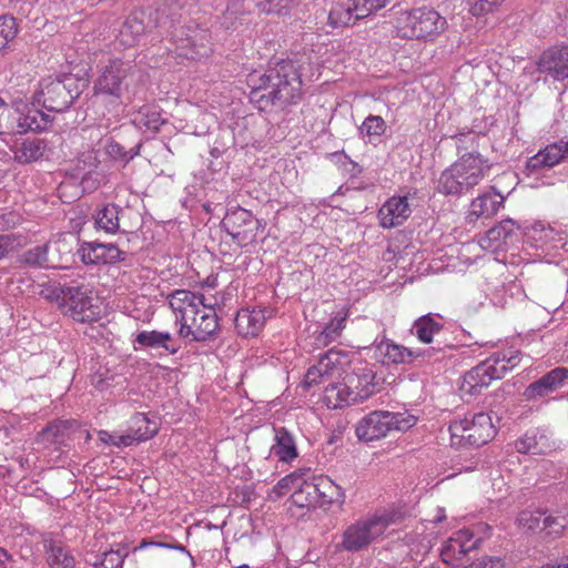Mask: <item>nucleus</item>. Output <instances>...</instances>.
<instances>
[{
    "label": "nucleus",
    "mask_w": 568,
    "mask_h": 568,
    "mask_svg": "<svg viewBox=\"0 0 568 568\" xmlns=\"http://www.w3.org/2000/svg\"><path fill=\"white\" fill-rule=\"evenodd\" d=\"M560 142H561V148L565 150V155L568 159V140L567 141L560 140Z\"/></svg>",
    "instance_id": "nucleus-64"
},
{
    "label": "nucleus",
    "mask_w": 568,
    "mask_h": 568,
    "mask_svg": "<svg viewBox=\"0 0 568 568\" xmlns=\"http://www.w3.org/2000/svg\"><path fill=\"white\" fill-rule=\"evenodd\" d=\"M503 357H489L465 373L460 385L463 394L476 396L495 379H500L508 372Z\"/></svg>",
    "instance_id": "nucleus-10"
},
{
    "label": "nucleus",
    "mask_w": 568,
    "mask_h": 568,
    "mask_svg": "<svg viewBox=\"0 0 568 568\" xmlns=\"http://www.w3.org/2000/svg\"><path fill=\"white\" fill-rule=\"evenodd\" d=\"M415 423L416 417L406 412L374 410L357 423L355 433L359 440L368 443L386 437L392 430H407Z\"/></svg>",
    "instance_id": "nucleus-7"
},
{
    "label": "nucleus",
    "mask_w": 568,
    "mask_h": 568,
    "mask_svg": "<svg viewBox=\"0 0 568 568\" xmlns=\"http://www.w3.org/2000/svg\"><path fill=\"white\" fill-rule=\"evenodd\" d=\"M48 124V116L39 110H29L26 114L20 115L18 119V126L20 133L27 131H41Z\"/></svg>",
    "instance_id": "nucleus-43"
},
{
    "label": "nucleus",
    "mask_w": 568,
    "mask_h": 568,
    "mask_svg": "<svg viewBox=\"0 0 568 568\" xmlns=\"http://www.w3.org/2000/svg\"><path fill=\"white\" fill-rule=\"evenodd\" d=\"M371 369L358 368L341 379L328 381L324 387L323 402L332 409L357 404L369 398L375 392Z\"/></svg>",
    "instance_id": "nucleus-4"
},
{
    "label": "nucleus",
    "mask_w": 568,
    "mask_h": 568,
    "mask_svg": "<svg viewBox=\"0 0 568 568\" xmlns=\"http://www.w3.org/2000/svg\"><path fill=\"white\" fill-rule=\"evenodd\" d=\"M395 517L394 513L384 510L351 524L342 535L339 547L351 552L367 548L395 523Z\"/></svg>",
    "instance_id": "nucleus-6"
},
{
    "label": "nucleus",
    "mask_w": 568,
    "mask_h": 568,
    "mask_svg": "<svg viewBox=\"0 0 568 568\" xmlns=\"http://www.w3.org/2000/svg\"><path fill=\"white\" fill-rule=\"evenodd\" d=\"M418 356L419 354L389 339L382 341L375 346V357L386 365L409 364Z\"/></svg>",
    "instance_id": "nucleus-29"
},
{
    "label": "nucleus",
    "mask_w": 568,
    "mask_h": 568,
    "mask_svg": "<svg viewBox=\"0 0 568 568\" xmlns=\"http://www.w3.org/2000/svg\"><path fill=\"white\" fill-rule=\"evenodd\" d=\"M45 245L36 246L23 254V262L30 266L50 268Z\"/></svg>",
    "instance_id": "nucleus-50"
},
{
    "label": "nucleus",
    "mask_w": 568,
    "mask_h": 568,
    "mask_svg": "<svg viewBox=\"0 0 568 568\" xmlns=\"http://www.w3.org/2000/svg\"><path fill=\"white\" fill-rule=\"evenodd\" d=\"M183 4L179 0H163L162 4L155 10V17H149V22H153L159 28H171L181 17Z\"/></svg>",
    "instance_id": "nucleus-36"
},
{
    "label": "nucleus",
    "mask_w": 568,
    "mask_h": 568,
    "mask_svg": "<svg viewBox=\"0 0 568 568\" xmlns=\"http://www.w3.org/2000/svg\"><path fill=\"white\" fill-rule=\"evenodd\" d=\"M45 552L50 568H74L75 566L74 557L61 542L49 541L45 544Z\"/></svg>",
    "instance_id": "nucleus-37"
},
{
    "label": "nucleus",
    "mask_w": 568,
    "mask_h": 568,
    "mask_svg": "<svg viewBox=\"0 0 568 568\" xmlns=\"http://www.w3.org/2000/svg\"><path fill=\"white\" fill-rule=\"evenodd\" d=\"M99 165V159L97 152L88 150L82 152L77 159H74L68 169L69 174L80 180L83 189H94L95 181H92V175L95 173Z\"/></svg>",
    "instance_id": "nucleus-23"
},
{
    "label": "nucleus",
    "mask_w": 568,
    "mask_h": 568,
    "mask_svg": "<svg viewBox=\"0 0 568 568\" xmlns=\"http://www.w3.org/2000/svg\"><path fill=\"white\" fill-rule=\"evenodd\" d=\"M78 252L87 265L112 264L125 258V253L114 244L83 243Z\"/></svg>",
    "instance_id": "nucleus-19"
},
{
    "label": "nucleus",
    "mask_w": 568,
    "mask_h": 568,
    "mask_svg": "<svg viewBox=\"0 0 568 568\" xmlns=\"http://www.w3.org/2000/svg\"><path fill=\"white\" fill-rule=\"evenodd\" d=\"M120 438H124V434L123 435H119V434H111V433H108L105 430H101L100 432V439L105 443V444H109V445H113V446H116V447H125L123 443H121L122 440H120Z\"/></svg>",
    "instance_id": "nucleus-59"
},
{
    "label": "nucleus",
    "mask_w": 568,
    "mask_h": 568,
    "mask_svg": "<svg viewBox=\"0 0 568 568\" xmlns=\"http://www.w3.org/2000/svg\"><path fill=\"white\" fill-rule=\"evenodd\" d=\"M477 542L478 540H475L469 531H458L443 546L440 551L443 561L452 566L462 565L466 556L477 547Z\"/></svg>",
    "instance_id": "nucleus-18"
},
{
    "label": "nucleus",
    "mask_w": 568,
    "mask_h": 568,
    "mask_svg": "<svg viewBox=\"0 0 568 568\" xmlns=\"http://www.w3.org/2000/svg\"><path fill=\"white\" fill-rule=\"evenodd\" d=\"M538 70L555 81L568 79V44L546 50L539 58Z\"/></svg>",
    "instance_id": "nucleus-20"
},
{
    "label": "nucleus",
    "mask_w": 568,
    "mask_h": 568,
    "mask_svg": "<svg viewBox=\"0 0 568 568\" xmlns=\"http://www.w3.org/2000/svg\"><path fill=\"white\" fill-rule=\"evenodd\" d=\"M222 224L240 246L253 243L260 227L258 220L250 211L242 207L229 211Z\"/></svg>",
    "instance_id": "nucleus-13"
},
{
    "label": "nucleus",
    "mask_w": 568,
    "mask_h": 568,
    "mask_svg": "<svg viewBox=\"0 0 568 568\" xmlns=\"http://www.w3.org/2000/svg\"><path fill=\"white\" fill-rule=\"evenodd\" d=\"M348 364V355L342 351L331 348L324 354L316 365L308 368L304 377V385L312 387L320 383L344 377L345 366Z\"/></svg>",
    "instance_id": "nucleus-11"
},
{
    "label": "nucleus",
    "mask_w": 568,
    "mask_h": 568,
    "mask_svg": "<svg viewBox=\"0 0 568 568\" xmlns=\"http://www.w3.org/2000/svg\"><path fill=\"white\" fill-rule=\"evenodd\" d=\"M504 0H467L469 11L474 16H483L490 12L496 6Z\"/></svg>",
    "instance_id": "nucleus-53"
},
{
    "label": "nucleus",
    "mask_w": 568,
    "mask_h": 568,
    "mask_svg": "<svg viewBox=\"0 0 568 568\" xmlns=\"http://www.w3.org/2000/svg\"><path fill=\"white\" fill-rule=\"evenodd\" d=\"M566 159L565 150L561 148V142L558 141L547 145L536 155L531 156L527 166L532 171H538L544 168H552Z\"/></svg>",
    "instance_id": "nucleus-32"
},
{
    "label": "nucleus",
    "mask_w": 568,
    "mask_h": 568,
    "mask_svg": "<svg viewBox=\"0 0 568 568\" xmlns=\"http://www.w3.org/2000/svg\"><path fill=\"white\" fill-rule=\"evenodd\" d=\"M355 11L357 17L366 18L375 11H378L386 7L390 0H355Z\"/></svg>",
    "instance_id": "nucleus-51"
},
{
    "label": "nucleus",
    "mask_w": 568,
    "mask_h": 568,
    "mask_svg": "<svg viewBox=\"0 0 568 568\" xmlns=\"http://www.w3.org/2000/svg\"><path fill=\"white\" fill-rule=\"evenodd\" d=\"M554 568H568V556L564 557L557 564H551Z\"/></svg>",
    "instance_id": "nucleus-63"
},
{
    "label": "nucleus",
    "mask_w": 568,
    "mask_h": 568,
    "mask_svg": "<svg viewBox=\"0 0 568 568\" xmlns=\"http://www.w3.org/2000/svg\"><path fill=\"white\" fill-rule=\"evenodd\" d=\"M567 381L568 368L561 366L556 367L544 374L539 379L529 384L524 392V397L526 400L542 398L561 388Z\"/></svg>",
    "instance_id": "nucleus-17"
},
{
    "label": "nucleus",
    "mask_w": 568,
    "mask_h": 568,
    "mask_svg": "<svg viewBox=\"0 0 568 568\" xmlns=\"http://www.w3.org/2000/svg\"><path fill=\"white\" fill-rule=\"evenodd\" d=\"M355 0H333L328 12V21L333 27H346L355 21L363 19L357 17L355 11Z\"/></svg>",
    "instance_id": "nucleus-33"
},
{
    "label": "nucleus",
    "mask_w": 568,
    "mask_h": 568,
    "mask_svg": "<svg viewBox=\"0 0 568 568\" xmlns=\"http://www.w3.org/2000/svg\"><path fill=\"white\" fill-rule=\"evenodd\" d=\"M546 518L549 520L545 524V529H548L550 535H561L568 525V519L566 517H552L547 515Z\"/></svg>",
    "instance_id": "nucleus-57"
},
{
    "label": "nucleus",
    "mask_w": 568,
    "mask_h": 568,
    "mask_svg": "<svg viewBox=\"0 0 568 568\" xmlns=\"http://www.w3.org/2000/svg\"><path fill=\"white\" fill-rule=\"evenodd\" d=\"M50 268H64L72 263L74 239L61 235L57 240L45 244Z\"/></svg>",
    "instance_id": "nucleus-24"
},
{
    "label": "nucleus",
    "mask_w": 568,
    "mask_h": 568,
    "mask_svg": "<svg viewBox=\"0 0 568 568\" xmlns=\"http://www.w3.org/2000/svg\"><path fill=\"white\" fill-rule=\"evenodd\" d=\"M122 209L114 203H109L95 214V226L106 233L114 234L120 230V214Z\"/></svg>",
    "instance_id": "nucleus-38"
},
{
    "label": "nucleus",
    "mask_w": 568,
    "mask_h": 568,
    "mask_svg": "<svg viewBox=\"0 0 568 568\" xmlns=\"http://www.w3.org/2000/svg\"><path fill=\"white\" fill-rule=\"evenodd\" d=\"M169 305L176 315L180 324L190 322V317L200 314V307L204 306V295L195 294L187 290H175L169 296Z\"/></svg>",
    "instance_id": "nucleus-16"
},
{
    "label": "nucleus",
    "mask_w": 568,
    "mask_h": 568,
    "mask_svg": "<svg viewBox=\"0 0 568 568\" xmlns=\"http://www.w3.org/2000/svg\"><path fill=\"white\" fill-rule=\"evenodd\" d=\"M54 141L45 139H26L14 151V159L19 163H31L42 158L49 159L53 155Z\"/></svg>",
    "instance_id": "nucleus-25"
},
{
    "label": "nucleus",
    "mask_w": 568,
    "mask_h": 568,
    "mask_svg": "<svg viewBox=\"0 0 568 568\" xmlns=\"http://www.w3.org/2000/svg\"><path fill=\"white\" fill-rule=\"evenodd\" d=\"M14 239L11 235H0V258L13 250Z\"/></svg>",
    "instance_id": "nucleus-61"
},
{
    "label": "nucleus",
    "mask_w": 568,
    "mask_h": 568,
    "mask_svg": "<svg viewBox=\"0 0 568 568\" xmlns=\"http://www.w3.org/2000/svg\"><path fill=\"white\" fill-rule=\"evenodd\" d=\"M131 70L130 63L120 59L110 60L95 81V92L120 98L128 89L126 80Z\"/></svg>",
    "instance_id": "nucleus-14"
},
{
    "label": "nucleus",
    "mask_w": 568,
    "mask_h": 568,
    "mask_svg": "<svg viewBox=\"0 0 568 568\" xmlns=\"http://www.w3.org/2000/svg\"><path fill=\"white\" fill-rule=\"evenodd\" d=\"M447 27V21L433 8L420 7L402 12L397 18V34L405 39L433 40Z\"/></svg>",
    "instance_id": "nucleus-5"
},
{
    "label": "nucleus",
    "mask_w": 568,
    "mask_h": 568,
    "mask_svg": "<svg viewBox=\"0 0 568 568\" xmlns=\"http://www.w3.org/2000/svg\"><path fill=\"white\" fill-rule=\"evenodd\" d=\"M10 113L9 105L0 98V134L9 130L8 121Z\"/></svg>",
    "instance_id": "nucleus-58"
},
{
    "label": "nucleus",
    "mask_w": 568,
    "mask_h": 568,
    "mask_svg": "<svg viewBox=\"0 0 568 568\" xmlns=\"http://www.w3.org/2000/svg\"><path fill=\"white\" fill-rule=\"evenodd\" d=\"M158 424L143 413H136L131 417L129 430L124 434L121 443L131 446L135 443L145 442L158 433Z\"/></svg>",
    "instance_id": "nucleus-28"
},
{
    "label": "nucleus",
    "mask_w": 568,
    "mask_h": 568,
    "mask_svg": "<svg viewBox=\"0 0 568 568\" xmlns=\"http://www.w3.org/2000/svg\"><path fill=\"white\" fill-rule=\"evenodd\" d=\"M504 197L499 193H485L474 199L469 206L468 219L491 217L503 205Z\"/></svg>",
    "instance_id": "nucleus-31"
},
{
    "label": "nucleus",
    "mask_w": 568,
    "mask_h": 568,
    "mask_svg": "<svg viewBox=\"0 0 568 568\" xmlns=\"http://www.w3.org/2000/svg\"><path fill=\"white\" fill-rule=\"evenodd\" d=\"M406 196H393L378 211L379 223L384 229L402 225L410 215Z\"/></svg>",
    "instance_id": "nucleus-22"
},
{
    "label": "nucleus",
    "mask_w": 568,
    "mask_h": 568,
    "mask_svg": "<svg viewBox=\"0 0 568 568\" xmlns=\"http://www.w3.org/2000/svg\"><path fill=\"white\" fill-rule=\"evenodd\" d=\"M219 328V321L214 308L204 302L200 307V314L190 317V322L182 324L179 335L195 342H205L212 337Z\"/></svg>",
    "instance_id": "nucleus-15"
},
{
    "label": "nucleus",
    "mask_w": 568,
    "mask_h": 568,
    "mask_svg": "<svg viewBox=\"0 0 568 568\" xmlns=\"http://www.w3.org/2000/svg\"><path fill=\"white\" fill-rule=\"evenodd\" d=\"M175 38V53L180 57L195 60L206 57L211 51L207 29L196 22H189Z\"/></svg>",
    "instance_id": "nucleus-12"
},
{
    "label": "nucleus",
    "mask_w": 568,
    "mask_h": 568,
    "mask_svg": "<svg viewBox=\"0 0 568 568\" xmlns=\"http://www.w3.org/2000/svg\"><path fill=\"white\" fill-rule=\"evenodd\" d=\"M346 315L333 318L324 328L315 336L317 347H324L336 341L345 328Z\"/></svg>",
    "instance_id": "nucleus-42"
},
{
    "label": "nucleus",
    "mask_w": 568,
    "mask_h": 568,
    "mask_svg": "<svg viewBox=\"0 0 568 568\" xmlns=\"http://www.w3.org/2000/svg\"><path fill=\"white\" fill-rule=\"evenodd\" d=\"M274 444L271 446L270 455L281 463H292L298 457V450L294 435L285 427H274Z\"/></svg>",
    "instance_id": "nucleus-27"
},
{
    "label": "nucleus",
    "mask_w": 568,
    "mask_h": 568,
    "mask_svg": "<svg viewBox=\"0 0 568 568\" xmlns=\"http://www.w3.org/2000/svg\"><path fill=\"white\" fill-rule=\"evenodd\" d=\"M515 448L520 454L545 455L556 450L558 445L546 430L534 429L517 439Z\"/></svg>",
    "instance_id": "nucleus-21"
},
{
    "label": "nucleus",
    "mask_w": 568,
    "mask_h": 568,
    "mask_svg": "<svg viewBox=\"0 0 568 568\" xmlns=\"http://www.w3.org/2000/svg\"><path fill=\"white\" fill-rule=\"evenodd\" d=\"M247 81L255 94L264 91L258 102H265V105L293 102L300 97L302 85L297 68L290 60L277 61L264 73L253 72Z\"/></svg>",
    "instance_id": "nucleus-1"
},
{
    "label": "nucleus",
    "mask_w": 568,
    "mask_h": 568,
    "mask_svg": "<svg viewBox=\"0 0 568 568\" xmlns=\"http://www.w3.org/2000/svg\"><path fill=\"white\" fill-rule=\"evenodd\" d=\"M491 357H499V358L503 357L504 361L501 363L506 364L508 366V371L516 367L520 362L518 353H511V352H509V354L497 353V354H494Z\"/></svg>",
    "instance_id": "nucleus-60"
},
{
    "label": "nucleus",
    "mask_w": 568,
    "mask_h": 568,
    "mask_svg": "<svg viewBox=\"0 0 568 568\" xmlns=\"http://www.w3.org/2000/svg\"><path fill=\"white\" fill-rule=\"evenodd\" d=\"M17 560L3 548L0 547V568H14Z\"/></svg>",
    "instance_id": "nucleus-62"
},
{
    "label": "nucleus",
    "mask_w": 568,
    "mask_h": 568,
    "mask_svg": "<svg viewBox=\"0 0 568 568\" xmlns=\"http://www.w3.org/2000/svg\"><path fill=\"white\" fill-rule=\"evenodd\" d=\"M506 561L500 557L483 556L470 564L468 568H506Z\"/></svg>",
    "instance_id": "nucleus-54"
},
{
    "label": "nucleus",
    "mask_w": 568,
    "mask_h": 568,
    "mask_svg": "<svg viewBox=\"0 0 568 568\" xmlns=\"http://www.w3.org/2000/svg\"><path fill=\"white\" fill-rule=\"evenodd\" d=\"M266 321L264 310H241L235 316V327L243 336H256Z\"/></svg>",
    "instance_id": "nucleus-30"
},
{
    "label": "nucleus",
    "mask_w": 568,
    "mask_h": 568,
    "mask_svg": "<svg viewBox=\"0 0 568 568\" xmlns=\"http://www.w3.org/2000/svg\"><path fill=\"white\" fill-rule=\"evenodd\" d=\"M546 516V513L538 510H523L519 514L517 521L521 528H525L527 530H544L545 524L548 523Z\"/></svg>",
    "instance_id": "nucleus-45"
},
{
    "label": "nucleus",
    "mask_w": 568,
    "mask_h": 568,
    "mask_svg": "<svg viewBox=\"0 0 568 568\" xmlns=\"http://www.w3.org/2000/svg\"><path fill=\"white\" fill-rule=\"evenodd\" d=\"M291 498L301 508L320 504L317 478L313 477L310 480V473L302 476V479L297 483V489L293 491Z\"/></svg>",
    "instance_id": "nucleus-34"
},
{
    "label": "nucleus",
    "mask_w": 568,
    "mask_h": 568,
    "mask_svg": "<svg viewBox=\"0 0 568 568\" xmlns=\"http://www.w3.org/2000/svg\"><path fill=\"white\" fill-rule=\"evenodd\" d=\"M516 231V224L513 220L507 219L501 221L498 225L491 227L487 232V239L491 242L506 244L513 237Z\"/></svg>",
    "instance_id": "nucleus-47"
},
{
    "label": "nucleus",
    "mask_w": 568,
    "mask_h": 568,
    "mask_svg": "<svg viewBox=\"0 0 568 568\" xmlns=\"http://www.w3.org/2000/svg\"><path fill=\"white\" fill-rule=\"evenodd\" d=\"M91 294V290L83 284L60 282H49L40 291L41 296L57 303L65 315L81 323H91L100 318L101 308L93 303Z\"/></svg>",
    "instance_id": "nucleus-2"
},
{
    "label": "nucleus",
    "mask_w": 568,
    "mask_h": 568,
    "mask_svg": "<svg viewBox=\"0 0 568 568\" xmlns=\"http://www.w3.org/2000/svg\"><path fill=\"white\" fill-rule=\"evenodd\" d=\"M18 33V24L13 17H0V49L6 47L8 42L12 41Z\"/></svg>",
    "instance_id": "nucleus-49"
},
{
    "label": "nucleus",
    "mask_w": 568,
    "mask_h": 568,
    "mask_svg": "<svg viewBox=\"0 0 568 568\" xmlns=\"http://www.w3.org/2000/svg\"><path fill=\"white\" fill-rule=\"evenodd\" d=\"M135 342L142 346L163 347L170 354H176L180 349V345L173 342L172 335L168 332L143 331L136 335Z\"/></svg>",
    "instance_id": "nucleus-35"
},
{
    "label": "nucleus",
    "mask_w": 568,
    "mask_h": 568,
    "mask_svg": "<svg viewBox=\"0 0 568 568\" xmlns=\"http://www.w3.org/2000/svg\"><path fill=\"white\" fill-rule=\"evenodd\" d=\"M310 469H298L290 475L283 477L274 487L273 491L277 497H281L288 493L291 489H297V483L302 479V476H306Z\"/></svg>",
    "instance_id": "nucleus-48"
},
{
    "label": "nucleus",
    "mask_w": 568,
    "mask_h": 568,
    "mask_svg": "<svg viewBox=\"0 0 568 568\" xmlns=\"http://www.w3.org/2000/svg\"><path fill=\"white\" fill-rule=\"evenodd\" d=\"M361 134L369 142L383 135L386 131V123L379 115H368L359 126Z\"/></svg>",
    "instance_id": "nucleus-44"
},
{
    "label": "nucleus",
    "mask_w": 568,
    "mask_h": 568,
    "mask_svg": "<svg viewBox=\"0 0 568 568\" xmlns=\"http://www.w3.org/2000/svg\"><path fill=\"white\" fill-rule=\"evenodd\" d=\"M294 0H258L257 6L265 13H282L288 2Z\"/></svg>",
    "instance_id": "nucleus-55"
},
{
    "label": "nucleus",
    "mask_w": 568,
    "mask_h": 568,
    "mask_svg": "<svg viewBox=\"0 0 568 568\" xmlns=\"http://www.w3.org/2000/svg\"><path fill=\"white\" fill-rule=\"evenodd\" d=\"M316 478L321 505L344 503L345 493L341 486L336 485L328 477L321 476Z\"/></svg>",
    "instance_id": "nucleus-39"
},
{
    "label": "nucleus",
    "mask_w": 568,
    "mask_h": 568,
    "mask_svg": "<svg viewBox=\"0 0 568 568\" xmlns=\"http://www.w3.org/2000/svg\"><path fill=\"white\" fill-rule=\"evenodd\" d=\"M449 432L452 445L456 447H479L496 434L491 417L483 412L453 420Z\"/></svg>",
    "instance_id": "nucleus-8"
},
{
    "label": "nucleus",
    "mask_w": 568,
    "mask_h": 568,
    "mask_svg": "<svg viewBox=\"0 0 568 568\" xmlns=\"http://www.w3.org/2000/svg\"><path fill=\"white\" fill-rule=\"evenodd\" d=\"M141 146H142V143L139 142L134 146H132L130 150H126L119 142H116L114 140H111V141L108 142L105 150H106V153L113 160H121L124 163H129L136 155H139Z\"/></svg>",
    "instance_id": "nucleus-46"
},
{
    "label": "nucleus",
    "mask_w": 568,
    "mask_h": 568,
    "mask_svg": "<svg viewBox=\"0 0 568 568\" xmlns=\"http://www.w3.org/2000/svg\"><path fill=\"white\" fill-rule=\"evenodd\" d=\"M134 121L153 132L160 131L161 126L166 123V119L162 116L158 108L150 105L142 106Z\"/></svg>",
    "instance_id": "nucleus-41"
},
{
    "label": "nucleus",
    "mask_w": 568,
    "mask_h": 568,
    "mask_svg": "<svg viewBox=\"0 0 568 568\" xmlns=\"http://www.w3.org/2000/svg\"><path fill=\"white\" fill-rule=\"evenodd\" d=\"M64 426L62 423H53L48 425L40 434L41 440L47 443H55L62 436Z\"/></svg>",
    "instance_id": "nucleus-56"
},
{
    "label": "nucleus",
    "mask_w": 568,
    "mask_h": 568,
    "mask_svg": "<svg viewBox=\"0 0 568 568\" xmlns=\"http://www.w3.org/2000/svg\"><path fill=\"white\" fill-rule=\"evenodd\" d=\"M80 94V80L72 74H64L61 78L43 79L36 99L47 110L62 112L69 109Z\"/></svg>",
    "instance_id": "nucleus-9"
},
{
    "label": "nucleus",
    "mask_w": 568,
    "mask_h": 568,
    "mask_svg": "<svg viewBox=\"0 0 568 568\" xmlns=\"http://www.w3.org/2000/svg\"><path fill=\"white\" fill-rule=\"evenodd\" d=\"M126 554H123L120 549L109 550L103 552L101 560L95 561L97 568H118L122 565Z\"/></svg>",
    "instance_id": "nucleus-52"
},
{
    "label": "nucleus",
    "mask_w": 568,
    "mask_h": 568,
    "mask_svg": "<svg viewBox=\"0 0 568 568\" xmlns=\"http://www.w3.org/2000/svg\"><path fill=\"white\" fill-rule=\"evenodd\" d=\"M489 170L487 159L477 152L466 153L442 172L437 190L444 195L467 194L484 180Z\"/></svg>",
    "instance_id": "nucleus-3"
},
{
    "label": "nucleus",
    "mask_w": 568,
    "mask_h": 568,
    "mask_svg": "<svg viewBox=\"0 0 568 568\" xmlns=\"http://www.w3.org/2000/svg\"><path fill=\"white\" fill-rule=\"evenodd\" d=\"M149 17L143 12H134L130 14L122 23L118 39L124 47H133L144 36L150 28Z\"/></svg>",
    "instance_id": "nucleus-26"
},
{
    "label": "nucleus",
    "mask_w": 568,
    "mask_h": 568,
    "mask_svg": "<svg viewBox=\"0 0 568 568\" xmlns=\"http://www.w3.org/2000/svg\"><path fill=\"white\" fill-rule=\"evenodd\" d=\"M443 329V324L436 322L432 314L424 315L415 321L413 331L423 343H432L433 336Z\"/></svg>",
    "instance_id": "nucleus-40"
}]
</instances>
